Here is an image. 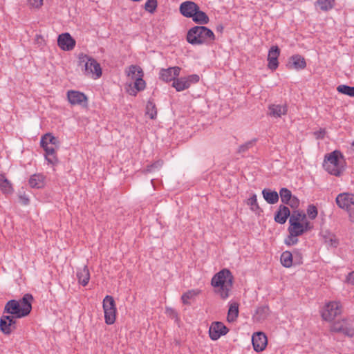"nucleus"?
Here are the masks:
<instances>
[{"label":"nucleus","mask_w":354,"mask_h":354,"mask_svg":"<svg viewBox=\"0 0 354 354\" xmlns=\"http://www.w3.org/2000/svg\"><path fill=\"white\" fill-rule=\"evenodd\" d=\"M233 276L227 269H223L217 272L212 279L211 284L218 288L216 292L223 299L229 297V292L233 285Z\"/></svg>","instance_id":"f257e3e1"},{"label":"nucleus","mask_w":354,"mask_h":354,"mask_svg":"<svg viewBox=\"0 0 354 354\" xmlns=\"http://www.w3.org/2000/svg\"><path fill=\"white\" fill-rule=\"evenodd\" d=\"M186 39L187 42L192 45H201L213 41L215 35L208 28L196 26L188 30Z\"/></svg>","instance_id":"f03ea898"},{"label":"nucleus","mask_w":354,"mask_h":354,"mask_svg":"<svg viewBox=\"0 0 354 354\" xmlns=\"http://www.w3.org/2000/svg\"><path fill=\"white\" fill-rule=\"evenodd\" d=\"M40 144L45 151V158L48 162L53 165H56L58 162L56 151L60 145L58 138L53 136V134H44Z\"/></svg>","instance_id":"7ed1b4c3"},{"label":"nucleus","mask_w":354,"mask_h":354,"mask_svg":"<svg viewBox=\"0 0 354 354\" xmlns=\"http://www.w3.org/2000/svg\"><path fill=\"white\" fill-rule=\"evenodd\" d=\"M129 80L133 82V88L128 90L130 95H136L138 91L145 89L146 83L143 80L144 73L141 67L137 65H131L126 70Z\"/></svg>","instance_id":"20e7f679"},{"label":"nucleus","mask_w":354,"mask_h":354,"mask_svg":"<svg viewBox=\"0 0 354 354\" xmlns=\"http://www.w3.org/2000/svg\"><path fill=\"white\" fill-rule=\"evenodd\" d=\"M342 153L335 150L325 156L323 167L330 174L339 176L342 172L341 159H343Z\"/></svg>","instance_id":"39448f33"},{"label":"nucleus","mask_w":354,"mask_h":354,"mask_svg":"<svg viewBox=\"0 0 354 354\" xmlns=\"http://www.w3.org/2000/svg\"><path fill=\"white\" fill-rule=\"evenodd\" d=\"M79 65L84 67V73L94 79H98L102 75V68L100 64L93 57L81 53L79 55Z\"/></svg>","instance_id":"423d86ee"},{"label":"nucleus","mask_w":354,"mask_h":354,"mask_svg":"<svg viewBox=\"0 0 354 354\" xmlns=\"http://www.w3.org/2000/svg\"><path fill=\"white\" fill-rule=\"evenodd\" d=\"M330 331L342 333L345 336L353 337L354 336V321L351 317L343 318L335 321L330 326Z\"/></svg>","instance_id":"0eeeda50"},{"label":"nucleus","mask_w":354,"mask_h":354,"mask_svg":"<svg viewBox=\"0 0 354 354\" xmlns=\"http://www.w3.org/2000/svg\"><path fill=\"white\" fill-rule=\"evenodd\" d=\"M342 313V306L339 301H333L326 303L321 310L322 318L331 322Z\"/></svg>","instance_id":"6e6552de"},{"label":"nucleus","mask_w":354,"mask_h":354,"mask_svg":"<svg viewBox=\"0 0 354 354\" xmlns=\"http://www.w3.org/2000/svg\"><path fill=\"white\" fill-rule=\"evenodd\" d=\"M105 323L113 324L115 321L116 307L113 297L106 295L103 300Z\"/></svg>","instance_id":"1a4fd4ad"},{"label":"nucleus","mask_w":354,"mask_h":354,"mask_svg":"<svg viewBox=\"0 0 354 354\" xmlns=\"http://www.w3.org/2000/svg\"><path fill=\"white\" fill-rule=\"evenodd\" d=\"M199 80V76L196 74L189 75L186 77L177 78L173 82L172 86L174 87L177 91H183L189 88L192 84L197 83Z\"/></svg>","instance_id":"9d476101"},{"label":"nucleus","mask_w":354,"mask_h":354,"mask_svg":"<svg viewBox=\"0 0 354 354\" xmlns=\"http://www.w3.org/2000/svg\"><path fill=\"white\" fill-rule=\"evenodd\" d=\"M336 203L341 209L350 212L351 207H354V194L341 193L336 197Z\"/></svg>","instance_id":"9b49d317"},{"label":"nucleus","mask_w":354,"mask_h":354,"mask_svg":"<svg viewBox=\"0 0 354 354\" xmlns=\"http://www.w3.org/2000/svg\"><path fill=\"white\" fill-rule=\"evenodd\" d=\"M16 320L14 316L3 315L0 319V330L5 335H10L16 329Z\"/></svg>","instance_id":"f8f14e48"},{"label":"nucleus","mask_w":354,"mask_h":354,"mask_svg":"<svg viewBox=\"0 0 354 354\" xmlns=\"http://www.w3.org/2000/svg\"><path fill=\"white\" fill-rule=\"evenodd\" d=\"M228 332V328L220 322H213L209 328V337L212 340H217L222 335H225Z\"/></svg>","instance_id":"ddd939ff"},{"label":"nucleus","mask_w":354,"mask_h":354,"mask_svg":"<svg viewBox=\"0 0 354 354\" xmlns=\"http://www.w3.org/2000/svg\"><path fill=\"white\" fill-rule=\"evenodd\" d=\"M75 40L68 32L62 33L58 36L57 44L63 50L69 51L74 48Z\"/></svg>","instance_id":"4468645a"},{"label":"nucleus","mask_w":354,"mask_h":354,"mask_svg":"<svg viewBox=\"0 0 354 354\" xmlns=\"http://www.w3.org/2000/svg\"><path fill=\"white\" fill-rule=\"evenodd\" d=\"M252 342L255 351H263L268 344L267 337L263 332L254 333L252 337Z\"/></svg>","instance_id":"2eb2a0df"},{"label":"nucleus","mask_w":354,"mask_h":354,"mask_svg":"<svg viewBox=\"0 0 354 354\" xmlns=\"http://www.w3.org/2000/svg\"><path fill=\"white\" fill-rule=\"evenodd\" d=\"M21 310L19 302L17 300L12 299L8 301L4 307L3 313L10 314L15 318H21L24 316L21 315Z\"/></svg>","instance_id":"dca6fc26"},{"label":"nucleus","mask_w":354,"mask_h":354,"mask_svg":"<svg viewBox=\"0 0 354 354\" xmlns=\"http://www.w3.org/2000/svg\"><path fill=\"white\" fill-rule=\"evenodd\" d=\"M280 55V49L277 46H272L268 52V67L272 71H274L279 66L278 57Z\"/></svg>","instance_id":"f3484780"},{"label":"nucleus","mask_w":354,"mask_h":354,"mask_svg":"<svg viewBox=\"0 0 354 354\" xmlns=\"http://www.w3.org/2000/svg\"><path fill=\"white\" fill-rule=\"evenodd\" d=\"M180 68L178 66L170 67L167 69H161L160 72V78L165 82H170L176 80L180 74Z\"/></svg>","instance_id":"a211bd4d"},{"label":"nucleus","mask_w":354,"mask_h":354,"mask_svg":"<svg viewBox=\"0 0 354 354\" xmlns=\"http://www.w3.org/2000/svg\"><path fill=\"white\" fill-rule=\"evenodd\" d=\"M67 98L72 105H82L87 102V97L83 93L73 90L67 92Z\"/></svg>","instance_id":"6ab92c4d"},{"label":"nucleus","mask_w":354,"mask_h":354,"mask_svg":"<svg viewBox=\"0 0 354 354\" xmlns=\"http://www.w3.org/2000/svg\"><path fill=\"white\" fill-rule=\"evenodd\" d=\"M198 6L193 1H185L180 6V12L185 17L192 18L198 10Z\"/></svg>","instance_id":"aec40b11"},{"label":"nucleus","mask_w":354,"mask_h":354,"mask_svg":"<svg viewBox=\"0 0 354 354\" xmlns=\"http://www.w3.org/2000/svg\"><path fill=\"white\" fill-rule=\"evenodd\" d=\"M288 109L286 105L270 104L268 106V115L270 117L278 118L287 113Z\"/></svg>","instance_id":"412c9836"},{"label":"nucleus","mask_w":354,"mask_h":354,"mask_svg":"<svg viewBox=\"0 0 354 354\" xmlns=\"http://www.w3.org/2000/svg\"><path fill=\"white\" fill-rule=\"evenodd\" d=\"M32 300L33 297L30 294H26L21 300L18 301L21 310V316L26 317L30 313L32 309L31 301Z\"/></svg>","instance_id":"4be33fe9"},{"label":"nucleus","mask_w":354,"mask_h":354,"mask_svg":"<svg viewBox=\"0 0 354 354\" xmlns=\"http://www.w3.org/2000/svg\"><path fill=\"white\" fill-rule=\"evenodd\" d=\"M288 66L289 68L300 70L306 67V63L305 59L302 56L299 55H295L290 57L288 63Z\"/></svg>","instance_id":"5701e85b"},{"label":"nucleus","mask_w":354,"mask_h":354,"mask_svg":"<svg viewBox=\"0 0 354 354\" xmlns=\"http://www.w3.org/2000/svg\"><path fill=\"white\" fill-rule=\"evenodd\" d=\"M290 209L288 207L281 205L274 216V221L280 224H284L290 216Z\"/></svg>","instance_id":"b1692460"},{"label":"nucleus","mask_w":354,"mask_h":354,"mask_svg":"<svg viewBox=\"0 0 354 354\" xmlns=\"http://www.w3.org/2000/svg\"><path fill=\"white\" fill-rule=\"evenodd\" d=\"M77 278L80 284L86 286L90 280V272L87 266L79 268L77 271Z\"/></svg>","instance_id":"393cba45"},{"label":"nucleus","mask_w":354,"mask_h":354,"mask_svg":"<svg viewBox=\"0 0 354 354\" xmlns=\"http://www.w3.org/2000/svg\"><path fill=\"white\" fill-rule=\"evenodd\" d=\"M264 199L269 204H275L279 201V194L276 191L270 189H264L262 191Z\"/></svg>","instance_id":"a878e982"},{"label":"nucleus","mask_w":354,"mask_h":354,"mask_svg":"<svg viewBox=\"0 0 354 354\" xmlns=\"http://www.w3.org/2000/svg\"><path fill=\"white\" fill-rule=\"evenodd\" d=\"M270 309L268 306H260L257 309L253 318L256 322H261L268 317Z\"/></svg>","instance_id":"bb28decb"},{"label":"nucleus","mask_w":354,"mask_h":354,"mask_svg":"<svg viewBox=\"0 0 354 354\" xmlns=\"http://www.w3.org/2000/svg\"><path fill=\"white\" fill-rule=\"evenodd\" d=\"M192 18V20L196 24H201V25L207 24L209 21V17L206 15V13L204 12L203 11H201L200 10L199 7H198V10H196L195 12L194 15H193V17Z\"/></svg>","instance_id":"cd10ccee"},{"label":"nucleus","mask_w":354,"mask_h":354,"mask_svg":"<svg viewBox=\"0 0 354 354\" xmlns=\"http://www.w3.org/2000/svg\"><path fill=\"white\" fill-rule=\"evenodd\" d=\"M44 177L41 174H34L29 179V185L32 188L39 189L44 185Z\"/></svg>","instance_id":"c85d7f7f"},{"label":"nucleus","mask_w":354,"mask_h":354,"mask_svg":"<svg viewBox=\"0 0 354 354\" xmlns=\"http://www.w3.org/2000/svg\"><path fill=\"white\" fill-rule=\"evenodd\" d=\"M290 225L288 228L289 234H292V236H301L304 234V227L302 226V223H289Z\"/></svg>","instance_id":"c756f323"},{"label":"nucleus","mask_w":354,"mask_h":354,"mask_svg":"<svg viewBox=\"0 0 354 354\" xmlns=\"http://www.w3.org/2000/svg\"><path fill=\"white\" fill-rule=\"evenodd\" d=\"M0 189L7 194L10 193L12 190L11 183L3 174H0Z\"/></svg>","instance_id":"7c9ffc66"},{"label":"nucleus","mask_w":354,"mask_h":354,"mask_svg":"<svg viewBox=\"0 0 354 354\" xmlns=\"http://www.w3.org/2000/svg\"><path fill=\"white\" fill-rule=\"evenodd\" d=\"M316 5L322 11H328L334 7V0H317Z\"/></svg>","instance_id":"2f4dec72"},{"label":"nucleus","mask_w":354,"mask_h":354,"mask_svg":"<svg viewBox=\"0 0 354 354\" xmlns=\"http://www.w3.org/2000/svg\"><path fill=\"white\" fill-rule=\"evenodd\" d=\"M281 264L286 268H290L292 265V254L289 251L283 252L281 255Z\"/></svg>","instance_id":"473e14b6"},{"label":"nucleus","mask_w":354,"mask_h":354,"mask_svg":"<svg viewBox=\"0 0 354 354\" xmlns=\"http://www.w3.org/2000/svg\"><path fill=\"white\" fill-rule=\"evenodd\" d=\"M239 315V306L236 304L234 303L230 305L228 314H227V320L230 322H234Z\"/></svg>","instance_id":"72a5a7b5"},{"label":"nucleus","mask_w":354,"mask_h":354,"mask_svg":"<svg viewBox=\"0 0 354 354\" xmlns=\"http://www.w3.org/2000/svg\"><path fill=\"white\" fill-rule=\"evenodd\" d=\"M306 215L302 212L298 211H294L292 214H290L289 223H302L306 221Z\"/></svg>","instance_id":"f704fd0d"},{"label":"nucleus","mask_w":354,"mask_h":354,"mask_svg":"<svg viewBox=\"0 0 354 354\" xmlns=\"http://www.w3.org/2000/svg\"><path fill=\"white\" fill-rule=\"evenodd\" d=\"M281 197V201L283 203H290V201H291L292 198V195L291 192L287 188H281L279 190V194Z\"/></svg>","instance_id":"c9c22d12"},{"label":"nucleus","mask_w":354,"mask_h":354,"mask_svg":"<svg viewBox=\"0 0 354 354\" xmlns=\"http://www.w3.org/2000/svg\"><path fill=\"white\" fill-rule=\"evenodd\" d=\"M200 293V290H188L185 293H184L181 299L184 304H189V300L193 299L196 295H198Z\"/></svg>","instance_id":"e433bc0d"},{"label":"nucleus","mask_w":354,"mask_h":354,"mask_svg":"<svg viewBox=\"0 0 354 354\" xmlns=\"http://www.w3.org/2000/svg\"><path fill=\"white\" fill-rule=\"evenodd\" d=\"M339 93L354 97V86H349L345 84L339 85L337 88Z\"/></svg>","instance_id":"4c0bfd02"},{"label":"nucleus","mask_w":354,"mask_h":354,"mask_svg":"<svg viewBox=\"0 0 354 354\" xmlns=\"http://www.w3.org/2000/svg\"><path fill=\"white\" fill-rule=\"evenodd\" d=\"M157 111L155 104L151 101H149L146 106V115H147L151 119H154L156 117Z\"/></svg>","instance_id":"58836bf2"},{"label":"nucleus","mask_w":354,"mask_h":354,"mask_svg":"<svg viewBox=\"0 0 354 354\" xmlns=\"http://www.w3.org/2000/svg\"><path fill=\"white\" fill-rule=\"evenodd\" d=\"M157 8V0H147L145 4V9L153 13Z\"/></svg>","instance_id":"ea45409f"},{"label":"nucleus","mask_w":354,"mask_h":354,"mask_svg":"<svg viewBox=\"0 0 354 354\" xmlns=\"http://www.w3.org/2000/svg\"><path fill=\"white\" fill-rule=\"evenodd\" d=\"M255 142H256V140L254 139V140H250V141L245 142L243 145H241L239 147L238 152L242 153V152L246 151L247 150H248L250 148L252 147L254 145Z\"/></svg>","instance_id":"a19ab883"},{"label":"nucleus","mask_w":354,"mask_h":354,"mask_svg":"<svg viewBox=\"0 0 354 354\" xmlns=\"http://www.w3.org/2000/svg\"><path fill=\"white\" fill-rule=\"evenodd\" d=\"M247 204L250 206L252 210H256L259 208L257 203V197L256 194H253L250 198H248Z\"/></svg>","instance_id":"79ce46f5"},{"label":"nucleus","mask_w":354,"mask_h":354,"mask_svg":"<svg viewBox=\"0 0 354 354\" xmlns=\"http://www.w3.org/2000/svg\"><path fill=\"white\" fill-rule=\"evenodd\" d=\"M317 209L315 205H308L307 208V214L310 219H315L317 217Z\"/></svg>","instance_id":"37998d69"},{"label":"nucleus","mask_w":354,"mask_h":354,"mask_svg":"<svg viewBox=\"0 0 354 354\" xmlns=\"http://www.w3.org/2000/svg\"><path fill=\"white\" fill-rule=\"evenodd\" d=\"M297 235L292 236V234H289V235L285 239V243L287 245H294L297 243L298 239Z\"/></svg>","instance_id":"c03bdc74"},{"label":"nucleus","mask_w":354,"mask_h":354,"mask_svg":"<svg viewBox=\"0 0 354 354\" xmlns=\"http://www.w3.org/2000/svg\"><path fill=\"white\" fill-rule=\"evenodd\" d=\"M31 7L38 8L43 4V0H28Z\"/></svg>","instance_id":"a18cd8bd"},{"label":"nucleus","mask_w":354,"mask_h":354,"mask_svg":"<svg viewBox=\"0 0 354 354\" xmlns=\"http://www.w3.org/2000/svg\"><path fill=\"white\" fill-rule=\"evenodd\" d=\"M302 226L304 227V232L310 231L313 227V225L307 220L306 218V221L302 222Z\"/></svg>","instance_id":"49530a36"},{"label":"nucleus","mask_w":354,"mask_h":354,"mask_svg":"<svg viewBox=\"0 0 354 354\" xmlns=\"http://www.w3.org/2000/svg\"><path fill=\"white\" fill-rule=\"evenodd\" d=\"M289 203H290L286 204L290 205L291 207H297L299 205V201L296 196H292V198Z\"/></svg>","instance_id":"de8ad7c7"},{"label":"nucleus","mask_w":354,"mask_h":354,"mask_svg":"<svg viewBox=\"0 0 354 354\" xmlns=\"http://www.w3.org/2000/svg\"><path fill=\"white\" fill-rule=\"evenodd\" d=\"M166 311L167 313L170 316H172L174 317L177 316V313H176V311L171 308H167Z\"/></svg>","instance_id":"09e8293b"},{"label":"nucleus","mask_w":354,"mask_h":354,"mask_svg":"<svg viewBox=\"0 0 354 354\" xmlns=\"http://www.w3.org/2000/svg\"><path fill=\"white\" fill-rule=\"evenodd\" d=\"M20 198L22 201L24 205H28L29 203V199L26 196H21Z\"/></svg>","instance_id":"8fccbe9b"},{"label":"nucleus","mask_w":354,"mask_h":354,"mask_svg":"<svg viewBox=\"0 0 354 354\" xmlns=\"http://www.w3.org/2000/svg\"><path fill=\"white\" fill-rule=\"evenodd\" d=\"M162 160H158L156 162H155L153 165H151V167H161L162 165Z\"/></svg>","instance_id":"3c124183"},{"label":"nucleus","mask_w":354,"mask_h":354,"mask_svg":"<svg viewBox=\"0 0 354 354\" xmlns=\"http://www.w3.org/2000/svg\"><path fill=\"white\" fill-rule=\"evenodd\" d=\"M36 39V41H37V43H39V40H42V39H43V38H42V37H41V35H36V39Z\"/></svg>","instance_id":"603ef678"},{"label":"nucleus","mask_w":354,"mask_h":354,"mask_svg":"<svg viewBox=\"0 0 354 354\" xmlns=\"http://www.w3.org/2000/svg\"><path fill=\"white\" fill-rule=\"evenodd\" d=\"M223 27L222 26H218L216 30L219 32H222Z\"/></svg>","instance_id":"864d4df0"},{"label":"nucleus","mask_w":354,"mask_h":354,"mask_svg":"<svg viewBox=\"0 0 354 354\" xmlns=\"http://www.w3.org/2000/svg\"><path fill=\"white\" fill-rule=\"evenodd\" d=\"M324 134L319 133V134H317V139H322V138H324Z\"/></svg>","instance_id":"5fc2aeb1"},{"label":"nucleus","mask_w":354,"mask_h":354,"mask_svg":"<svg viewBox=\"0 0 354 354\" xmlns=\"http://www.w3.org/2000/svg\"><path fill=\"white\" fill-rule=\"evenodd\" d=\"M330 242H331V245H333V240L332 239H330ZM334 243H336V241L335 240L334 241Z\"/></svg>","instance_id":"6e6d98bb"},{"label":"nucleus","mask_w":354,"mask_h":354,"mask_svg":"<svg viewBox=\"0 0 354 354\" xmlns=\"http://www.w3.org/2000/svg\"><path fill=\"white\" fill-rule=\"evenodd\" d=\"M352 146L354 147V141L352 143Z\"/></svg>","instance_id":"4d7b16f0"}]
</instances>
